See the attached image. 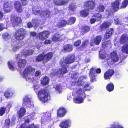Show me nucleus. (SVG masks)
<instances>
[{
	"label": "nucleus",
	"instance_id": "nucleus-1",
	"mask_svg": "<svg viewBox=\"0 0 128 128\" xmlns=\"http://www.w3.org/2000/svg\"><path fill=\"white\" fill-rule=\"evenodd\" d=\"M74 55H72L67 56L64 60L63 61H61L60 64L62 67V68L59 69L56 73L57 74H63L66 73L67 71L66 67L67 66V64H69L73 62L75 59Z\"/></svg>",
	"mask_w": 128,
	"mask_h": 128
},
{
	"label": "nucleus",
	"instance_id": "nucleus-2",
	"mask_svg": "<svg viewBox=\"0 0 128 128\" xmlns=\"http://www.w3.org/2000/svg\"><path fill=\"white\" fill-rule=\"evenodd\" d=\"M34 86V90L36 93L38 94L40 100L42 102H47L50 99V96L48 91L45 89H40L38 86Z\"/></svg>",
	"mask_w": 128,
	"mask_h": 128
},
{
	"label": "nucleus",
	"instance_id": "nucleus-3",
	"mask_svg": "<svg viewBox=\"0 0 128 128\" xmlns=\"http://www.w3.org/2000/svg\"><path fill=\"white\" fill-rule=\"evenodd\" d=\"M35 69L31 67H27L25 68L23 72L22 76L27 81L30 82H32L36 79L34 76Z\"/></svg>",
	"mask_w": 128,
	"mask_h": 128
},
{
	"label": "nucleus",
	"instance_id": "nucleus-4",
	"mask_svg": "<svg viewBox=\"0 0 128 128\" xmlns=\"http://www.w3.org/2000/svg\"><path fill=\"white\" fill-rule=\"evenodd\" d=\"M84 90H82L81 88H78L76 91L73 92V95L74 97V102L79 104L82 102L85 98L84 93Z\"/></svg>",
	"mask_w": 128,
	"mask_h": 128
},
{
	"label": "nucleus",
	"instance_id": "nucleus-5",
	"mask_svg": "<svg viewBox=\"0 0 128 128\" xmlns=\"http://www.w3.org/2000/svg\"><path fill=\"white\" fill-rule=\"evenodd\" d=\"M128 36L126 34L122 35L121 37L120 42L121 44L125 43L122 48V52L126 54H128Z\"/></svg>",
	"mask_w": 128,
	"mask_h": 128
},
{
	"label": "nucleus",
	"instance_id": "nucleus-6",
	"mask_svg": "<svg viewBox=\"0 0 128 128\" xmlns=\"http://www.w3.org/2000/svg\"><path fill=\"white\" fill-rule=\"evenodd\" d=\"M120 2L118 0H116L112 4L111 7L112 8V10L110 11V10H106V14L108 15V17L109 16V15H110L112 14L113 12L116 11L118 10L119 8V5Z\"/></svg>",
	"mask_w": 128,
	"mask_h": 128
},
{
	"label": "nucleus",
	"instance_id": "nucleus-7",
	"mask_svg": "<svg viewBox=\"0 0 128 128\" xmlns=\"http://www.w3.org/2000/svg\"><path fill=\"white\" fill-rule=\"evenodd\" d=\"M26 32V30L22 28L17 30L15 34V38L18 40H22L25 37Z\"/></svg>",
	"mask_w": 128,
	"mask_h": 128
},
{
	"label": "nucleus",
	"instance_id": "nucleus-8",
	"mask_svg": "<svg viewBox=\"0 0 128 128\" xmlns=\"http://www.w3.org/2000/svg\"><path fill=\"white\" fill-rule=\"evenodd\" d=\"M95 4H96L94 1L90 0L86 3L84 6V8L87 10H90L94 9Z\"/></svg>",
	"mask_w": 128,
	"mask_h": 128
},
{
	"label": "nucleus",
	"instance_id": "nucleus-9",
	"mask_svg": "<svg viewBox=\"0 0 128 128\" xmlns=\"http://www.w3.org/2000/svg\"><path fill=\"white\" fill-rule=\"evenodd\" d=\"M50 34V32L47 30H44L40 32L38 34L40 39L43 40L47 38Z\"/></svg>",
	"mask_w": 128,
	"mask_h": 128
},
{
	"label": "nucleus",
	"instance_id": "nucleus-10",
	"mask_svg": "<svg viewBox=\"0 0 128 128\" xmlns=\"http://www.w3.org/2000/svg\"><path fill=\"white\" fill-rule=\"evenodd\" d=\"M71 122L68 120H65L62 121L59 125L61 128H68L71 126Z\"/></svg>",
	"mask_w": 128,
	"mask_h": 128
},
{
	"label": "nucleus",
	"instance_id": "nucleus-11",
	"mask_svg": "<svg viewBox=\"0 0 128 128\" xmlns=\"http://www.w3.org/2000/svg\"><path fill=\"white\" fill-rule=\"evenodd\" d=\"M23 104H25L27 107L32 108L34 107L33 102L31 101L30 99L27 96H25L24 99Z\"/></svg>",
	"mask_w": 128,
	"mask_h": 128
},
{
	"label": "nucleus",
	"instance_id": "nucleus-12",
	"mask_svg": "<svg viewBox=\"0 0 128 128\" xmlns=\"http://www.w3.org/2000/svg\"><path fill=\"white\" fill-rule=\"evenodd\" d=\"M33 12L35 14L40 15V16L42 15L43 16H45L46 17L48 16L50 14V12L48 10H46L45 12H40L38 10H34V9H33Z\"/></svg>",
	"mask_w": 128,
	"mask_h": 128
},
{
	"label": "nucleus",
	"instance_id": "nucleus-13",
	"mask_svg": "<svg viewBox=\"0 0 128 128\" xmlns=\"http://www.w3.org/2000/svg\"><path fill=\"white\" fill-rule=\"evenodd\" d=\"M66 112L65 108H61L57 110V115L59 117H62L64 116Z\"/></svg>",
	"mask_w": 128,
	"mask_h": 128
},
{
	"label": "nucleus",
	"instance_id": "nucleus-14",
	"mask_svg": "<svg viewBox=\"0 0 128 128\" xmlns=\"http://www.w3.org/2000/svg\"><path fill=\"white\" fill-rule=\"evenodd\" d=\"M34 51L32 50H29L27 48H24L22 51L21 56H26L31 55L33 54Z\"/></svg>",
	"mask_w": 128,
	"mask_h": 128
},
{
	"label": "nucleus",
	"instance_id": "nucleus-15",
	"mask_svg": "<svg viewBox=\"0 0 128 128\" xmlns=\"http://www.w3.org/2000/svg\"><path fill=\"white\" fill-rule=\"evenodd\" d=\"M110 58L114 62H116L119 60V58L117 54L115 52H113L111 53Z\"/></svg>",
	"mask_w": 128,
	"mask_h": 128
},
{
	"label": "nucleus",
	"instance_id": "nucleus-16",
	"mask_svg": "<svg viewBox=\"0 0 128 128\" xmlns=\"http://www.w3.org/2000/svg\"><path fill=\"white\" fill-rule=\"evenodd\" d=\"M114 73V70L112 69L109 70L106 72L104 74V78L105 79H110Z\"/></svg>",
	"mask_w": 128,
	"mask_h": 128
},
{
	"label": "nucleus",
	"instance_id": "nucleus-17",
	"mask_svg": "<svg viewBox=\"0 0 128 128\" xmlns=\"http://www.w3.org/2000/svg\"><path fill=\"white\" fill-rule=\"evenodd\" d=\"M26 63V60L25 59H21L18 62V66L20 69H21L24 68Z\"/></svg>",
	"mask_w": 128,
	"mask_h": 128
},
{
	"label": "nucleus",
	"instance_id": "nucleus-18",
	"mask_svg": "<svg viewBox=\"0 0 128 128\" xmlns=\"http://www.w3.org/2000/svg\"><path fill=\"white\" fill-rule=\"evenodd\" d=\"M96 70V69L92 68L90 71V80L92 82H94L96 80L95 77Z\"/></svg>",
	"mask_w": 128,
	"mask_h": 128
},
{
	"label": "nucleus",
	"instance_id": "nucleus-19",
	"mask_svg": "<svg viewBox=\"0 0 128 128\" xmlns=\"http://www.w3.org/2000/svg\"><path fill=\"white\" fill-rule=\"evenodd\" d=\"M14 7L17 11L19 12H21L22 11V9L21 8V5L20 2L19 1L15 2L14 4Z\"/></svg>",
	"mask_w": 128,
	"mask_h": 128
},
{
	"label": "nucleus",
	"instance_id": "nucleus-20",
	"mask_svg": "<svg viewBox=\"0 0 128 128\" xmlns=\"http://www.w3.org/2000/svg\"><path fill=\"white\" fill-rule=\"evenodd\" d=\"M50 81V79L47 76L42 77L41 79V84L44 85H48Z\"/></svg>",
	"mask_w": 128,
	"mask_h": 128
},
{
	"label": "nucleus",
	"instance_id": "nucleus-21",
	"mask_svg": "<svg viewBox=\"0 0 128 128\" xmlns=\"http://www.w3.org/2000/svg\"><path fill=\"white\" fill-rule=\"evenodd\" d=\"M11 2H6L4 4V9L5 12H9L10 11V7L11 6Z\"/></svg>",
	"mask_w": 128,
	"mask_h": 128
},
{
	"label": "nucleus",
	"instance_id": "nucleus-22",
	"mask_svg": "<svg viewBox=\"0 0 128 128\" xmlns=\"http://www.w3.org/2000/svg\"><path fill=\"white\" fill-rule=\"evenodd\" d=\"M72 50V45L70 44L65 45L63 47V50L64 52H67L71 51Z\"/></svg>",
	"mask_w": 128,
	"mask_h": 128
},
{
	"label": "nucleus",
	"instance_id": "nucleus-23",
	"mask_svg": "<svg viewBox=\"0 0 128 128\" xmlns=\"http://www.w3.org/2000/svg\"><path fill=\"white\" fill-rule=\"evenodd\" d=\"M26 110L23 108H20V111L18 112L17 114L18 116V118H21L24 116Z\"/></svg>",
	"mask_w": 128,
	"mask_h": 128
},
{
	"label": "nucleus",
	"instance_id": "nucleus-24",
	"mask_svg": "<svg viewBox=\"0 0 128 128\" xmlns=\"http://www.w3.org/2000/svg\"><path fill=\"white\" fill-rule=\"evenodd\" d=\"M113 31L112 28L109 29L107 31L104 36L106 39L109 38L112 36Z\"/></svg>",
	"mask_w": 128,
	"mask_h": 128
},
{
	"label": "nucleus",
	"instance_id": "nucleus-25",
	"mask_svg": "<svg viewBox=\"0 0 128 128\" xmlns=\"http://www.w3.org/2000/svg\"><path fill=\"white\" fill-rule=\"evenodd\" d=\"M111 24V23L110 22H104L100 26L101 29L102 30H104L110 26Z\"/></svg>",
	"mask_w": 128,
	"mask_h": 128
},
{
	"label": "nucleus",
	"instance_id": "nucleus-26",
	"mask_svg": "<svg viewBox=\"0 0 128 128\" xmlns=\"http://www.w3.org/2000/svg\"><path fill=\"white\" fill-rule=\"evenodd\" d=\"M24 44V43L22 42L18 43L17 44L13 46V50L14 52H16L18 49L20 48L22 46H23Z\"/></svg>",
	"mask_w": 128,
	"mask_h": 128
},
{
	"label": "nucleus",
	"instance_id": "nucleus-27",
	"mask_svg": "<svg viewBox=\"0 0 128 128\" xmlns=\"http://www.w3.org/2000/svg\"><path fill=\"white\" fill-rule=\"evenodd\" d=\"M53 54L51 52H49L46 55L44 56V62H46L49 60L52 57Z\"/></svg>",
	"mask_w": 128,
	"mask_h": 128
},
{
	"label": "nucleus",
	"instance_id": "nucleus-28",
	"mask_svg": "<svg viewBox=\"0 0 128 128\" xmlns=\"http://www.w3.org/2000/svg\"><path fill=\"white\" fill-rule=\"evenodd\" d=\"M61 36L58 34H55L52 36V39L53 41L56 42L59 40Z\"/></svg>",
	"mask_w": 128,
	"mask_h": 128
},
{
	"label": "nucleus",
	"instance_id": "nucleus-29",
	"mask_svg": "<svg viewBox=\"0 0 128 128\" xmlns=\"http://www.w3.org/2000/svg\"><path fill=\"white\" fill-rule=\"evenodd\" d=\"M102 39L101 36H98L96 37L94 39V42L96 45H98Z\"/></svg>",
	"mask_w": 128,
	"mask_h": 128
},
{
	"label": "nucleus",
	"instance_id": "nucleus-30",
	"mask_svg": "<svg viewBox=\"0 0 128 128\" xmlns=\"http://www.w3.org/2000/svg\"><path fill=\"white\" fill-rule=\"evenodd\" d=\"M37 21L38 20H33L32 24L30 22H28V27L29 28H30L32 26H34V27H36L38 25Z\"/></svg>",
	"mask_w": 128,
	"mask_h": 128
},
{
	"label": "nucleus",
	"instance_id": "nucleus-31",
	"mask_svg": "<svg viewBox=\"0 0 128 128\" xmlns=\"http://www.w3.org/2000/svg\"><path fill=\"white\" fill-rule=\"evenodd\" d=\"M114 86L112 83L108 84L106 87L107 90L109 92L112 91L114 89Z\"/></svg>",
	"mask_w": 128,
	"mask_h": 128
},
{
	"label": "nucleus",
	"instance_id": "nucleus-32",
	"mask_svg": "<svg viewBox=\"0 0 128 128\" xmlns=\"http://www.w3.org/2000/svg\"><path fill=\"white\" fill-rule=\"evenodd\" d=\"M14 63L12 61H9L8 64L9 68L12 70H14L15 69V68L14 66Z\"/></svg>",
	"mask_w": 128,
	"mask_h": 128
},
{
	"label": "nucleus",
	"instance_id": "nucleus-33",
	"mask_svg": "<svg viewBox=\"0 0 128 128\" xmlns=\"http://www.w3.org/2000/svg\"><path fill=\"white\" fill-rule=\"evenodd\" d=\"M110 128H123L122 126L118 122H116L110 125Z\"/></svg>",
	"mask_w": 128,
	"mask_h": 128
},
{
	"label": "nucleus",
	"instance_id": "nucleus-34",
	"mask_svg": "<svg viewBox=\"0 0 128 128\" xmlns=\"http://www.w3.org/2000/svg\"><path fill=\"white\" fill-rule=\"evenodd\" d=\"M67 24V22L65 20H62L58 24V26L59 27H62L66 26V25Z\"/></svg>",
	"mask_w": 128,
	"mask_h": 128
},
{
	"label": "nucleus",
	"instance_id": "nucleus-35",
	"mask_svg": "<svg viewBox=\"0 0 128 128\" xmlns=\"http://www.w3.org/2000/svg\"><path fill=\"white\" fill-rule=\"evenodd\" d=\"M68 2H65L64 1L58 0L57 1L56 0L54 1V3L56 5H62L64 4H66Z\"/></svg>",
	"mask_w": 128,
	"mask_h": 128
},
{
	"label": "nucleus",
	"instance_id": "nucleus-36",
	"mask_svg": "<svg viewBox=\"0 0 128 128\" xmlns=\"http://www.w3.org/2000/svg\"><path fill=\"white\" fill-rule=\"evenodd\" d=\"M86 78L85 77H80L78 80L77 84L79 86H82L84 83V79Z\"/></svg>",
	"mask_w": 128,
	"mask_h": 128
},
{
	"label": "nucleus",
	"instance_id": "nucleus-37",
	"mask_svg": "<svg viewBox=\"0 0 128 128\" xmlns=\"http://www.w3.org/2000/svg\"><path fill=\"white\" fill-rule=\"evenodd\" d=\"M3 37L5 40L8 41L9 40H10L11 36L8 33H6L3 35Z\"/></svg>",
	"mask_w": 128,
	"mask_h": 128
},
{
	"label": "nucleus",
	"instance_id": "nucleus-38",
	"mask_svg": "<svg viewBox=\"0 0 128 128\" xmlns=\"http://www.w3.org/2000/svg\"><path fill=\"white\" fill-rule=\"evenodd\" d=\"M36 60L38 61H41L43 60L44 61V56L43 54H39L37 57Z\"/></svg>",
	"mask_w": 128,
	"mask_h": 128
},
{
	"label": "nucleus",
	"instance_id": "nucleus-39",
	"mask_svg": "<svg viewBox=\"0 0 128 128\" xmlns=\"http://www.w3.org/2000/svg\"><path fill=\"white\" fill-rule=\"evenodd\" d=\"M99 55L100 58L102 59H104L108 56V55L103 52L102 50H100L99 52Z\"/></svg>",
	"mask_w": 128,
	"mask_h": 128
},
{
	"label": "nucleus",
	"instance_id": "nucleus-40",
	"mask_svg": "<svg viewBox=\"0 0 128 128\" xmlns=\"http://www.w3.org/2000/svg\"><path fill=\"white\" fill-rule=\"evenodd\" d=\"M88 10L86 9L85 10L81 11L80 12V15L81 16L84 17H86L88 14Z\"/></svg>",
	"mask_w": 128,
	"mask_h": 128
},
{
	"label": "nucleus",
	"instance_id": "nucleus-41",
	"mask_svg": "<svg viewBox=\"0 0 128 128\" xmlns=\"http://www.w3.org/2000/svg\"><path fill=\"white\" fill-rule=\"evenodd\" d=\"M76 20V18L74 17H71L70 18L68 21V24H74Z\"/></svg>",
	"mask_w": 128,
	"mask_h": 128
},
{
	"label": "nucleus",
	"instance_id": "nucleus-42",
	"mask_svg": "<svg viewBox=\"0 0 128 128\" xmlns=\"http://www.w3.org/2000/svg\"><path fill=\"white\" fill-rule=\"evenodd\" d=\"M14 24L15 25H17L18 23H20L22 22V20L20 18L18 17H16L14 19Z\"/></svg>",
	"mask_w": 128,
	"mask_h": 128
},
{
	"label": "nucleus",
	"instance_id": "nucleus-43",
	"mask_svg": "<svg viewBox=\"0 0 128 128\" xmlns=\"http://www.w3.org/2000/svg\"><path fill=\"white\" fill-rule=\"evenodd\" d=\"M103 40L102 41V46L103 47L105 48V47H106V46L108 45V44H110V42L108 40Z\"/></svg>",
	"mask_w": 128,
	"mask_h": 128
},
{
	"label": "nucleus",
	"instance_id": "nucleus-44",
	"mask_svg": "<svg viewBox=\"0 0 128 128\" xmlns=\"http://www.w3.org/2000/svg\"><path fill=\"white\" fill-rule=\"evenodd\" d=\"M128 5V0H124L122 2L121 5V8H125Z\"/></svg>",
	"mask_w": 128,
	"mask_h": 128
},
{
	"label": "nucleus",
	"instance_id": "nucleus-45",
	"mask_svg": "<svg viewBox=\"0 0 128 128\" xmlns=\"http://www.w3.org/2000/svg\"><path fill=\"white\" fill-rule=\"evenodd\" d=\"M25 124H22L20 126V128H25L24 127ZM26 128H38V126L36 125L35 126L33 124L32 125L30 126L27 127Z\"/></svg>",
	"mask_w": 128,
	"mask_h": 128
},
{
	"label": "nucleus",
	"instance_id": "nucleus-46",
	"mask_svg": "<svg viewBox=\"0 0 128 128\" xmlns=\"http://www.w3.org/2000/svg\"><path fill=\"white\" fill-rule=\"evenodd\" d=\"M54 87L56 90H57L60 93L61 92V87L60 84H57L56 86H54Z\"/></svg>",
	"mask_w": 128,
	"mask_h": 128
},
{
	"label": "nucleus",
	"instance_id": "nucleus-47",
	"mask_svg": "<svg viewBox=\"0 0 128 128\" xmlns=\"http://www.w3.org/2000/svg\"><path fill=\"white\" fill-rule=\"evenodd\" d=\"M12 95V93L10 91H6L4 94V96L6 98L10 97Z\"/></svg>",
	"mask_w": 128,
	"mask_h": 128
},
{
	"label": "nucleus",
	"instance_id": "nucleus-48",
	"mask_svg": "<svg viewBox=\"0 0 128 128\" xmlns=\"http://www.w3.org/2000/svg\"><path fill=\"white\" fill-rule=\"evenodd\" d=\"M6 110V108L4 106L0 108V115L1 116H2L5 113Z\"/></svg>",
	"mask_w": 128,
	"mask_h": 128
},
{
	"label": "nucleus",
	"instance_id": "nucleus-49",
	"mask_svg": "<svg viewBox=\"0 0 128 128\" xmlns=\"http://www.w3.org/2000/svg\"><path fill=\"white\" fill-rule=\"evenodd\" d=\"M104 6L101 5L98 8L97 10L99 12H102L104 11Z\"/></svg>",
	"mask_w": 128,
	"mask_h": 128
},
{
	"label": "nucleus",
	"instance_id": "nucleus-50",
	"mask_svg": "<svg viewBox=\"0 0 128 128\" xmlns=\"http://www.w3.org/2000/svg\"><path fill=\"white\" fill-rule=\"evenodd\" d=\"M90 30V28L88 26H85L83 27L82 28V30L85 32H86Z\"/></svg>",
	"mask_w": 128,
	"mask_h": 128
},
{
	"label": "nucleus",
	"instance_id": "nucleus-51",
	"mask_svg": "<svg viewBox=\"0 0 128 128\" xmlns=\"http://www.w3.org/2000/svg\"><path fill=\"white\" fill-rule=\"evenodd\" d=\"M70 9L72 11H74L76 9V6L74 4H70L69 6Z\"/></svg>",
	"mask_w": 128,
	"mask_h": 128
},
{
	"label": "nucleus",
	"instance_id": "nucleus-52",
	"mask_svg": "<svg viewBox=\"0 0 128 128\" xmlns=\"http://www.w3.org/2000/svg\"><path fill=\"white\" fill-rule=\"evenodd\" d=\"M94 16L98 21L100 20L101 18V15L99 13L94 15Z\"/></svg>",
	"mask_w": 128,
	"mask_h": 128
},
{
	"label": "nucleus",
	"instance_id": "nucleus-53",
	"mask_svg": "<svg viewBox=\"0 0 128 128\" xmlns=\"http://www.w3.org/2000/svg\"><path fill=\"white\" fill-rule=\"evenodd\" d=\"M50 113H48L47 114L46 113L45 114L46 116L45 117H48L46 119V122H49L50 121Z\"/></svg>",
	"mask_w": 128,
	"mask_h": 128
},
{
	"label": "nucleus",
	"instance_id": "nucleus-54",
	"mask_svg": "<svg viewBox=\"0 0 128 128\" xmlns=\"http://www.w3.org/2000/svg\"><path fill=\"white\" fill-rule=\"evenodd\" d=\"M81 42V41L80 40H78L75 42L74 44V45L76 46H78L80 45Z\"/></svg>",
	"mask_w": 128,
	"mask_h": 128
},
{
	"label": "nucleus",
	"instance_id": "nucleus-55",
	"mask_svg": "<svg viewBox=\"0 0 128 128\" xmlns=\"http://www.w3.org/2000/svg\"><path fill=\"white\" fill-rule=\"evenodd\" d=\"M97 20L95 18H92L90 20V22L91 24H92L94 23Z\"/></svg>",
	"mask_w": 128,
	"mask_h": 128
},
{
	"label": "nucleus",
	"instance_id": "nucleus-56",
	"mask_svg": "<svg viewBox=\"0 0 128 128\" xmlns=\"http://www.w3.org/2000/svg\"><path fill=\"white\" fill-rule=\"evenodd\" d=\"M41 74L40 72L39 71L36 72L35 74V76L36 77H38L40 76Z\"/></svg>",
	"mask_w": 128,
	"mask_h": 128
},
{
	"label": "nucleus",
	"instance_id": "nucleus-57",
	"mask_svg": "<svg viewBox=\"0 0 128 128\" xmlns=\"http://www.w3.org/2000/svg\"><path fill=\"white\" fill-rule=\"evenodd\" d=\"M35 115V113L34 112H33L31 114L30 116H28V118H30H30L32 119H34V118Z\"/></svg>",
	"mask_w": 128,
	"mask_h": 128
},
{
	"label": "nucleus",
	"instance_id": "nucleus-58",
	"mask_svg": "<svg viewBox=\"0 0 128 128\" xmlns=\"http://www.w3.org/2000/svg\"><path fill=\"white\" fill-rule=\"evenodd\" d=\"M52 42V41L50 40H47L44 42V43L45 44H48Z\"/></svg>",
	"mask_w": 128,
	"mask_h": 128
},
{
	"label": "nucleus",
	"instance_id": "nucleus-59",
	"mask_svg": "<svg viewBox=\"0 0 128 128\" xmlns=\"http://www.w3.org/2000/svg\"><path fill=\"white\" fill-rule=\"evenodd\" d=\"M10 120L9 119H7L6 120L5 124L6 125L8 126L10 125Z\"/></svg>",
	"mask_w": 128,
	"mask_h": 128
},
{
	"label": "nucleus",
	"instance_id": "nucleus-60",
	"mask_svg": "<svg viewBox=\"0 0 128 128\" xmlns=\"http://www.w3.org/2000/svg\"><path fill=\"white\" fill-rule=\"evenodd\" d=\"M4 25L3 24H0V32L2 31L4 28Z\"/></svg>",
	"mask_w": 128,
	"mask_h": 128
},
{
	"label": "nucleus",
	"instance_id": "nucleus-61",
	"mask_svg": "<svg viewBox=\"0 0 128 128\" xmlns=\"http://www.w3.org/2000/svg\"><path fill=\"white\" fill-rule=\"evenodd\" d=\"M12 104H8L6 106V108L8 110H9L10 108L12 107Z\"/></svg>",
	"mask_w": 128,
	"mask_h": 128
},
{
	"label": "nucleus",
	"instance_id": "nucleus-62",
	"mask_svg": "<svg viewBox=\"0 0 128 128\" xmlns=\"http://www.w3.org/2000/svg\"><path fill=\"white\" fill-rule=\"evenodd\" d=\"M22 5H24L26 4V0H21Z\"/></svg>",
	"mask_w": 128,
	"mask_h": 128
},
{
	"label": "nucleus",
	"instance_id": "nucleus-63",
	"mask_svg": "<svg viewBox=\"0 0 128 128\" xmlns=\"http://www.w3.org/2000/svg\"><path fill=\"white\" fill-rule=\"evenodd\" d=\"M30 34L31 36H35L36 34V32H31Z\"/></svg>",
	"mask_w": 128,
	"mask_h": 128
},
{
	"label": "nucleus",
	"instance_id": "nucleus-64",
	"mask_svg": "<svg viewBox=\"0 0 128 128\" xmlns=\"http://www.w3.org/2000/svg\"><path fill=\"white\" fill-rule=\"evenodd\" d=\"M4 16L3 13L0 11V19L2 18Z\"/></svg>",
	"mask_w": 128,
	"mask_h": 128
}]
</instances>
